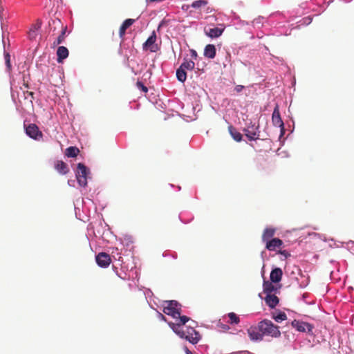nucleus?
<instances>
[{"label":"nucleus","mask_w":354,"mask_h":354,"mask_svg":"<svg viewBox=\"0 0 354 354\" xmlns=\"http://www.w3.org/2000/svg\"><path fill=\"white\" fill-rule=\"evenodd\" d=\"M169 326L172 330L181 338H185L186 340L189 341L193 344H197L201 339L199 333L197 332L194 327L189 326L187 328L186 331H184L177 329V326H178L179 324L169 323Z\"/></svg>","instance_id":"1"},{"label":"nucleus","mask_w":354,"mask_h":354,"mask_svg":"<svg viewBox=\"0 0 354 354\" xmlns=\"http://www.w3.org/2000/svg\"><path fill=\"white\" fill-rule=\"evenodd\" d=\"M259 329L261 332L263 337L264 336H270L277 338L281 336L279 327L268 319H263L259 322Z\"/></svg>","instance_id":"2"},{"label":"nucleus","mask_w":354,"mask_h":354,"mask_svg":"<svg viewBox=\"0 0 354 354\" xmlns=\"http://www.w3.org/2000/svg\"><path fill=\"white\" fill-rule=\"evenodd\" d=\"M180 304L175 300L167 301L163 307V313L174 318H177L180 315Z\"/></svg>","instance_id":"3"},{"label":"nucleus","mask_w":354,"mask_h":354,"mask_svg":"<svg viewBox=\"0 0 354 354\" xmlns=\"http://www.w3.org/2000/svg\"><path fill=\"white\" fill-rule=\"evenodd\" d=\"M88 171L86 166L82 163H78L76 178L79 185L82 187L87 185V175Z\"/></svg>","instance_id":"4"},{"label":"nucleus","mask_w":354,"mask_h":354,"mask_svg":"<svg viewBox=\"0 0 354 354\" xmlns=\"http://www.w3.org/2000/svg\"><path fill=\"white\" fill-rule=\"evenodd\" d=\"M156 34L153 31L151 35L149 37L147 41L143 44V50H149L152 53L157 52L159 49L158 45L156 44Z\"/></svg>","instance_id":"5"},{"label":"nucleus","mask_w":354,"mask_h":354,"mask_svg":"<svg viewBox=\"0 0 354 354\" xmlns=\"http://www.w3.org/2000/svg\"><path fill=\"white\" fill-rule=\"evenodd\" d=\"M26 133L34 140H39L43 137V133L39 131L38 127L35 124H30L25 127Z\"/></svg>","instance_id":"6"},{"label":"nucleus","mask_w":354,"mask_h":354,"mask_svg":"<svg viewBox=\"0 0 354 354\" xmlns=\"http://www.w3.org/2000/svg\"><path fill=\"white\" fill-rule=\"evenodd\" d=\"M97 264L101 268H107L111 263V259L109 254L106 252H100L95 257Z\"/></svg>","instance_id":"7"},{"label":"nucleus","mask_w":354,"mask_h":354,"mask_svg":"<svg viewBox=\"0 0 354 354\" xmlns=\"http://www.w3.org/2000/svg\"><path fill=\"white\" fill-rule=\"evenodd\" d=\"M292 326L299 332H307L311 333L313 326L307 322L294 320L292 322Z\"/></svg>","instance_id":"8"},{"label":"nucleus","mask_w":354,"mask_h":354,"mask_svg":"<svg viewBox=\"0 0 354 354\" xmlns=\"http://www.w3.org/2000/svg\"><path fill=\"white\" fill-rule=\"evenodd\" d=\"M259 125L254 127L252 125L251 127L248 126L247 128L243 129L245 136L248 138L249 140H256L259 138Z\"/></svg>","instance_id":"9"},{"label":"nucleus","mask_w":354,"mask_h":354,"mask_svg":"<svg viewBox=\"0 0 354 354\" xmlns=\"http://www.w3.org/2000/svg\"><path fill=\"white\" fill-rule=\"evenodd\" d=\"M272 121L274 126L280 127L281 131L284 130V123L281 118L279 106L276 105L272 115Z\"/></svg>","instance_id":"10"},{"label":"nucleus","mask_w":354,"mask_h":354,"mask_svg":"<svg viewBox=\"0 0 354 354\" xmlns=\"http://www.w3.org/2000/svg\"><path fill=\"white\" fill-rule=\"evenodd\" d=\"M248 334L252 341H262L263 337L257 326H251L248 329Z\"/></svg>","instance_id":"11"},{"label":"nucleus","mask_w":354,"mask_h":354,"mask_svg":"<svg viewBox=\"0 0 354 354\" xmlns=\"http://www.w3.org/2000/svg\"><path fill=\"white\" fill-rule=\"evenodd\" d=\"M283 244V241L279 238H272L267 241L266 248L270 251H274L277 248H280Z\"/></svg>","instance_id":"12"},{"label":"nucleus","mask_w":354,"mask_h":354,"mask_svg":"<svg viewBox=\"0 0 354 354\" xmlns=\"http://www.w3.org/2000/svg\"><path fill=\"white\" fill-rule=\"evenodd\" d=\"M283 272L281 268H276L273 269L270 275V281L273 283H279L282 278Z\"/></svg>","instance_id":"13"},{"label":"nucleus","mask_w":354,"mask_h":354,"mask_svg":"<svg viewBox=\"0 0 354 354\" xmlns=\"http://www.w3.org/2000/svg\"><path fill=\"white\" fill-rule=\"evenodd\" d=\"M41 26V21L39 19H37L36 23L33 24L29 32L28 37L30 39H35L38 34V30L40 29Z\"/></svg>","instance_id":"14"},{"label":"nucleus","mask_w":354,"mask_h":354,"mask_svg":"<svg viewBox=\"0 0 354 354\" xmlns=\"http://www.w3.org/2000/svg\"><path fill=\"white\" fill-rule=\"evenodd\" d=\"M135 22V19H127L124 20V21L121 25L119 30V36L121 39L124 38V36L126 32V30L129 28L133 23Z\"/></svg>","instance_id":"15"},{"label":"nucleus","mask_w":354,"mask_h":354,"mask_svg":"<svg viewBox=\"0 0 354 354\" xmlns=\"http://www.w3.org/2000/svg\"><path fill=\"white\" fill-rule=\"evenodd\" d=\"M57 62L62 63L68 56V50L65 46H59L57 50Z\"/></svg>","instance_id":"16"},{"label":"nucleus","mask_w":354,"mask_h":354,"mask_svg":"<svg viewBox=\"0 0 354 354\" xmlns=\"http://www.w3.org/2000/svg\"><path fill=\"white\" fill-rule=\"evenodd\" d=\"M266 304L271 308H274L279 304V298L273 294L267 295L265 298Z\"/></svg>","instance_id":"17"},{"label":"nucleus","mask_w":354,"mask_h":354,"mask_svg":"<svg viewBox=\"0 0 354 354\" xmlns=\"http://www.w3.org/2000/svg\"><path fill=\"white\" fill-rule=\"evenodd\" d=\"M224 30V28H220L218 27L205 30V34L211 38H216L221 36Z\"/></svg>","instance_id":"18"},{"label":"nucleus","mask_w":354,"mask_h":354,"mask_svg":"<svg viewBox=\"0 0 354 354\" xmlns=\"http://www.w3.org/2000/svg\"><path fill=\"white\" fill-rule=\"evenodd\" d=\"M55 168L61 174H66L69 171L67 164L62 160H57L55 162Z\"/></svg>","instance_id":"19"},{"label":"nucleus","mask_w":354,"mask_h":354,"mask_svg":"<svg viewBox=\"0 0 354 354\" xmlns=\"http://www.w3.org/2000/svg\"><path fill=\"white\" fill-rule=\"evenodd\" d=\"M204 56L209 59L214 58L216 56L215 46L213 44H207L204 50Z\"/></svg>","instance_id":"20"},{"label":"nucleus","mask_w":354,"mask_h":354,"mask_svg":"<svg viewBox=\"0 0 354 354\" xmlns=\"http://www.w3.org/2000/svg\"><path fill=\"white\" fill-rule=\"evenodd\" d=\"M273 282L265 281L263 283V292L267 295L272 294L277 290V288L272 284Z\"/></svg>","instance_id":"21"},{"label":"nucleus","mask_w":354,"mask_h":354,"mask_svg":"<svg viewBox=\"0 0 354 354\" xmlns=\"http://www.w3.org/2000/svg\"><path fill=\"white\" fill-rule=\"evenodd\" d=\"M48 25L50 27L49 31L52 32L53 34H55V32L57 28H60L62 30V27H65V26H64L59 19H53L50 21L48 22Z\"/></svg>","instance_id":"22"},{"label":"nucleus","mask_w":354,"mask_h":354,"mask_svg":"<svg viewBox=\"0 0 354 354\" xmlns=\"http://www.w3.org/2000/svg\"><path fill=\"white\" fill-rule=\"evenodd\" d=\"M275 230L274 228L271 227H267L264 230L263 234H262V240L264 242H266L268 241L271 240L274 235Z\"/></svg>","instance_id":"23"},{"label":"nucleus","mask_w":354,"mask_h":354,"mask_svg":"<svg viewBox=\"0 0 354 354\" xmlns=\"http://www.w3.org/2000/svg\"><path fill=\"white\" fill-rule=\"evenodd\" d=\"M228 131L233 139L236 142H241L242 140V135L241 133L236 131V129L232 125L228 127Z\"/></svg>","instance_id":"24"},{"label":"nucleus","mask_w":354,"mask_h":354,"mask_svg":"<svg viewBox=\"0 0 354 354\" xmlns=\"http://www.w3.org/2000/svg\"><path fill=\"white\" fill-rule=\"evenodd\" d=\"M66 30H67V26H65V27H62V29L61 30L60 35L58 36V37L56 39V40H55L53 41V44L54 46H57L64 42Z\"/></svg>","instance_id":"25"},{"label":"nucleus","mask_w":354,"mask_h":354,"mask_svg":"<svg viewBox=\"0 0 354 354\" xmlns=\"http://www.w3.org/2000/svg\"><path fill=\"white\" fill-rule=\"evenodd\" d=\"M195 67V63L192 60H185L180 65V68L186 71H192Z\"/></svg>","instance_id":"26"},{"label":"nucleus","mask_w":354,"mask_h":354,"mask_svg":"<svg viewBox=\"0 0 354 354\" xmlns=\"http://www.w3.org/2000/svg\"><path fill=\"white\" fill-rule=\"evenodd\" d=\"M176 77L178 81L183 83L187 79V73L185 70L181 68H178L176 71Z\"/></svg>","instance_id":"27"},{"label":"nucleus","mask_w":354,"mask_h":354,"mask_svg":"<svg viewBox=\"0 0 354 354\" xmlns=\"http://www.w3.org/2000/svg\"><path fill=\"white\" fill-rule=\"evenodd\" d=\"M79 153H80V150L76 147H69L66 150V155L68 157H72V158L76 157Z\"/></svg>","instance_id":"28"},{"label":"nucleus","mask_w":354,"mask_h":354,"mask_svg":"<svg viewBox=\"0 0 354 354\" xmlns=\"http://www.w3.org/2000/svg\"><path fill=\"white\" fill-rule=\"evenodd\" d=\"M272 318L277 322H281L287 319V315L284 312L279 311L277 313H273Z\"/></svg>","instance_id":"29"},{"label":"nucleus","mask_w":354,"mask_h":354,"mask_svg":"<svg viewBox=\"0 0 354 354\" xmlns=\"http://www.w3.org/2000/svg\"><path fill=\"white\" fill-rule=\"evenodd\" d=\"M228 317L230 319L229 322L231 324H237L240 322L239 317L234 313H230L228 314Z\"/></svg>","instance_id":"30"},{"label":"nucleus","mask_w":354,"mask_h":354,"mask_svg":"<svg viewBox=\"0 0 354 354\" xmlns=\"http://www.w3.org/2000/svg\"><path fill=\"white\" fill-rule=\"evenodd\" d=\"M207 4V1L206 0H197L192 2L191 4V7L194 8H199L201 7L205 6Z\"/></svg>","instance_id":"31"},{"label":"nucleus","mask_w":354,"mask_h":354,"mask_svg":"<svg viewBox=\"0 0 354 354\" xmlns=\"http://www.w3.org/2000/svg\"><path fill=\"white\" fill-rule=\"evenodd\" d=\"M176 319H179V320H180V323L178 324H179V326H177V329H178V328L180 326V325H184L187 322H188L189 320V318L188 317L185 316V315L180 316V315Z\"/></svg>","instance_id":"32"},{"label":"nucleus","mask_w":354,"mask_h":354,"mask_svg":"<svg viewBox=\"0 0 354 354\" xmlns=\"http://www.w3.org/2000/svg\"><path fill=\"white\" fill-rule=\"evenodd\" d=\"M6 65L8 71L11 70L10 55L8 53H5Z\"/></svg>","instance_id":"33"},{"label":"nucleus","mask_w":354,"mask_h":354,"mask_svg":"<svg viewBox=\"0 0 354 354\" xmlns=\"http://www.w3.org/2000/svg\"><path fill=\"white\" fill-rule=\"evenodd\" d=\"M136 86H137V87H138L139 89L142 90V91L143 92H145V93H147V92L148 91V88H147V86H145L143 84V83H142V82H140V81L137 82V83H136Z\"/></svg>","instance_id":"34"},{"label":"nucleus","mask_w":354,"mask_h":354,"mask_svg":"<svg viewBox=\"0 0 354 354\" xmlns=\"http://www.w3.org/2000/svg\"><path fill=\"white\" fill-rule=\"evenodd\" d=\"M279 253L281 254V255L284 256L285 258H288V257H290V254L286 250H279Z\"/></svg>","instance_id":"35"},{"label":"nucleus","mask_w":354,"mask_h":354,"mask_svg":"<svg viewBox=\"0 0 354 354\" xmlns=\"http://www.w3.org/2000/svg\"><path fill=\"white\" fill-rule=\"evenodd\" d=\"M244 88L243 86L242 85H237L236 87H235V91L237 92V93H240L243 88Z\"/></svg>","instance_id":"36"},{"label":"nucleus","mask_w":354,"mask_h":354,"mask_svg":"<svg viewBox=\"0 0 354 354\" xmlns=\"http://www.w3.org/2000/svg\"><path fill=\"white\" fill-rule=\"evenodd\" d=\"M191 56L194 59H196V57H197V53H196V51L194 50H191Z\"/></svg>","instance_id":"37"},{"label":"nucleus","mask_w":354,"mask_h":354,"mask_svg":"<svg viewBox=\"0 0 354 354\" xmlns=\"http://www.w3.org/2000/svg\"><path fill=\"white\" fill-rule=\"evenodd\" d=\"M185 353L186 354H192V353L187 347H185Z\"/></svg>","instance_id":"38"},{"label":"nucleus","mask_w":354,"mask_h":354,"mask_svg":"<svg viewBox=\"0 0 354 354\" xmlns=\"http://www.w3.org/2000/svg\"><path fill=\"white\" fill-rule=\"evenodd\" d=\"M159 316H160V317H161L162 319L166 320L165 316L163 315H162L161 313L159 314Z\"/></svg>","instance_id":"39"},{"label":"nucleus","mask_w":354,"mask_h":354,"mask_svg":"<svg viewBox=\"0 0 354 354\" xmlns=\"http://www.w3.org/2000/svg\"><path fill=\"white\" fill-rule=\"evenodd\" d=\"M28 95H30L32 98H33V93L32 92H27Z\"/></svg>","instance_id":"40"},{"label":"nucleus","mask_w":354,"mask_h":354,"mask_svg":"<svg viewBox=\"0 0 354 354\" xmlns=\"http://www.w3.org/2000/svg\"><path fill=\"white\" fill-rule=\"evenodd\" d=\"M24 85L26 86V87L28 88V84H24Z\"/></svg>","instance_id":"41"}]
</instances>
